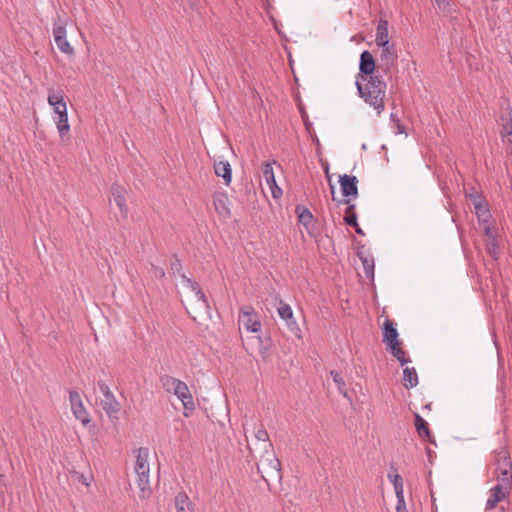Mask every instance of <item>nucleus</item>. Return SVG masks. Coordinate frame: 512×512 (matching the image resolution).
I'll return each instance as SVG.
<instances>
[{
	"label": "nucleus",
	"instance_id": "14",
	"mask_svg": "<svg viewBox=\"0 0 512 512\" xmlns=\"http://www.w3.org/2000/svg\"><path fill=\"white\" fill-rule=\"evenodd\" d=\"M47 101L48 104L52 106L55 115L67 110V104L64 100V92L62 89L49 88Z\"/></svg>",
	"mask_w": 512,
	"mask_h": 512
},
{
	"label": "nucleus",
	"instance_id": "22",
	"mask_svg": "<svg viewBox=\"0 0 512 512\" xmlns=\"http://www.w3.org/2000/svg\"><path fill=\"white\" fill-rule=\"evenodd\" d=\"M378 47L381 48V60L385 61L387 66L392 65L397 58L395 45L389 42Z\"/></svg>",
	"mask_w": 512,
	"mask_h": 512
},
{
	"label": "nucleus",
	"instance_id": "9",
	"mask_svg": "<svg viewBox=\"0 0 512 512\" xmlns=\"http://www.w3.org/2000/svg\"><path fill=\"white\" fill-rule=\"evenodd\" d=\"M100 404L110 420H118V414L121 410V404L116 399L112 391L108 394L103 395Z\"/></svg>",
	"mask_w": 512,
	"mask_h": 512
},
{
	"label": "nucleus",
	"instance_id": "47",
	"mask_svg": "<svg viewBox=\"0 0 512 512\" xmlns=\"http://www.w3.org/2000/svg\"><path fill=\"white\" fill-rule=\"evenodd\" d=\"M78 479L83 485H85V486L90 485L89 479L85 475L81 474Z\"/></svg>",
	"mask_w": 512,
	"mask_h": 512
},
{
	"label": "nucleus",
	"instance_id": "13",
	"mask_svg": "<svg viewBox=\"0 0 512 512\" xmlns=\"http://www.w3.org/2000/svg\"><path fill=\"white\" fill-rule=\"evenodd\" d=\"M375 70V60L373 55L365 50L360 55V63H359V74L358 78H361L363 81L367 79V77L374 76L373 72Z\"/></svg>",
	"mask_w": 512,
	"mask_h": 512
},
{
	"label": "nucleus",
	"instance_id": "49",
	"mask_svg": "<svg viewBox=\"0 0 512 512\" xmlns=\"http://www.w3.org/2000/svg\"><path fill=\"white\" fill-rule=\"evenodd\" d=\"M395 494H396L397 502L405 501V499H404V491L395 492Z\"/></svg>",
	"mask_w": 512,
	"mask_h": 512
},
{
	"label": "nucleus",
	"instance_id": "31",
	"mask_svg": "<svg viewBox=\"0 0 512 512\" xmlns=\"http://www.w3.org/2000/svg\"><path fill=\"white\" fill-rule=\"evenodd\" d=\"M330 375L332 376L334 383L337 385L339 393L342 394L344 397H347L348 393L345 388L346 384L340 373L336 371H331Z\"/></svg>",
	"mask_w": 512,
	"mask_h": 512
},
{
	"label": "nucleus",
	"instance_id": "42",
	"mask_svg": "<svg viewBox=\"0 0 512 512\" xmlns=\"http://www.w3.org/2000/svg\"><path fill=\"white\" fill-rule=\"evenodd\" d=\"M436 6L441 10V11H449V8H450V2L449 0H434Z\"/></svg>",
	"mask_w": 512,
	"mask_h": 512
},
{
	"label": "nucleus",
	"instance_id": "33",
	"mask_svg": "<svg viewBox=\"0 0 512 512\" xmlns=\"http://www.w3.org/2000/svg\"><path fill=\"white\" fill-rule=\"evenodd\" d=\"M180 278H181V283L184 286L188 287L192 292L195 293L196 291H198L200 289L199 284L196 281L187 277L185 274H181Z\"/></svg>",
	"mask_w": 512,
	"mask_h": 512
},
{
	"label": "nucleus",
	"instance_id": "30",
	"mask_svg": "<svg viewBox=\"0 0 512 512\" xmlns=\"http://www.w3.org/2000/svg\"><path fill=\"white\" fill-rule=\"evenodd\" d=\"M256 440L261 443L262 449H269L272 448V443L269 440L268 432L264 429H258V431L255 433Z\"/></svg>",
	"mask_w": 512,
	"mask_h": 512
},
{
	"label": "nucleus",
	"instance_id": "16",
	"mask_svg": "<svg viewBox=\"0 0 512 512\" xmlns=\"http://www.w3.org/2000/svg\"><path fill=\"white\" fill-rule=\"evenodd\" d=\"M111 194L114 202L119 208L121 215L126 217L128 214V206L125 198L126 189L119 184H113L111 187Z\"/></svg>",
	"mask_w": 512,
	"mask_h": 512
},
{
	"label": "nucleus",
	"instance_id": "32",
	"mask_svg": "<svg viewBox=\"0 0 512 512\" xmlns=\"http://www.w3.org/2000/svg\"><path fill=\"white\" fill-rule=\"evenodd\" d=\"M285 322H286V326L288 327L289 331L295 337H297L298 339H301L302 338L301 329H300L298 323L296 322L294 316L292 317V319L285 320Z\"/></svg>",
	"mask_w": 512,
	"mask_h": 512
},
{
	"label": "nucleus",
	"instance_id": "41",
	"mask_svg": "<svg viewBox=\"0 0 512 512\" xmlns=\"http://www.w3.org/2000/svg\"><path fill=\"white\" fill-rule=\"evenodd\" d=\"M388 479L390 480V482L395 485V483H398V482H401L403 481L401 476L397 473V471L395 469H393L392 471H390L387 475Z\"/></svg>",
	"mask_w": 512,
	"mask_h": 512
},
{
	"label": "nucleus",
	"instance_id": "8",
	"mask_svg": "<svg viewBox=\"0 0 512 512\" xmlns=\"http://www.w3.org/2000/svg\"><path fill=\"white\" fill-rule=\"evenodd\" d=\"M274 164H276L275 160L265 162L263 165L262 173L268 187L271 190L272 197L274 199H278L282 196V189L278 186L275 179L273 170Z\"/></svg>",
	"mask_w": 512,
	"mask_h": 512
},
{
	"label": "nucleus",
	"instance_id": "40",
	"mask_svg": "<svg viewBox=\"0 0 512 512\" xmlns=\"http://www.w3.org/2000/svg\"><path fill=\"white\" fill-rule=\"evenodd\" d=\"M392 129L397 135L406 133L405 126L400 122V120H395V123L392 125Z\"/></svg>",
	"mask_w": 512,
	"mask_h": 512
},
{
	"label": "nucleus",
	"instance_id": "19",
	"mask_svg": "<svg viewBox=\"0 0 512 512\" xmlns=\"http://www.w3.org/2000/svg\"><path fill=\"white\" fill-rule=\"evenodd\" d=\"M389 23L386 19L380 18L376 28L375 43L377 46L389 43Z\"/></svg>",
	"mask_w": 512,
	"mask_h": 512
},
{
	"label": "nucleus",
	"instance_id": "23",
	"mask_svg": "<svg viewBox=\"0 0 512 512\" xmlns=\"http://www.w3.org/2000/svg\"><path fill=\"white\" fill-rule=\"evenodd\" d=\"M175 507L177 512H193V506L185 493H178L175 496Z\"/></svg>",
	"mask_w": 512,
	"mask_h": 512
},
{
	"label": "nucleus",
	"instance_id": "24",
	"mask_svg": "<svg viewBox=\"0 0 512 512\" xmlns=\"http://www.w3.org/2000/svg\"><path fill=\"white\" fill-rule=\"evenodd\" d=\"M355 205L350 204L346 209V215L344 217V221L347 225L354 227L355 232L359 235H364L363 230L359 227L357 223V215L354 212Z\"/></svg>",
	"mask_w": 512,
	"mask_h": 512
},
{
	"label": "nucleus",
	"instance_id": "21",
	"mask_svg": "<svg viewBox=\"0 0 512 512\" xmlns=\"http://www.w3.org/2000/svg\"><path fill=\"white\" fill-rule=\"evenodd\" d=\"M383 342L387 345V347L394 343H399L398 331L394 327L393 323L389 320H386L384 323Z\"/></svg>",
	"mask_w": 512,
	"mask_h": 512
},
{
	"label": "nucleus",
	"instance_id": "6",
	"mask_svg": "<svg viewBox=\"0 0 512 512\" xmlns=\"http://www.w3.org/2000/svg\"><path fill=\"white\" fill-rule=\"evenodd\" d=\"M239 323L249 332H259L261 330V323L258 316L251 306H244L240 309Z\"/></svg>",
	"mask_w": 512,
	"mask_h": 512
},
{
	"label": "nucleus",
	"instance_id": "27",
	"mask_svg": "<svg viewBox=\"0 0 512 512\" xmlns=\"http://www.w3.org/2000/svg\"><path fill=\"white\" fill-rule=\"evenodd\" d=\"M415 427L418 435L421 438L430 437V430L428 428V423L418 414L415 413Z\"/></svg>",
	"mask_w": 512,
	"mask_h": 512
},
{
	"label": "nucleus",
	"instance_id": "28",
	"mask_svg": "<svg viewBox=\"0 0 512 512\" xmlns=\"http://www.w3.org/2000/svg\"><path fill=\"white\" fill-rule=\"evenodd\" d=\"M390 353L400 362L401 365H405L410 362L409 358H406V353L400 348L399 343H394L387 347Z\"/></svg>",
	"mask_w": 512,
	"mask_h": 512
},
{
	"label": "nucleus",
	"instance_id": "17",
	"mask_svg": "<svg viewBox=\"0 0 512 512\" xmlns=\"http://www.w3.org/2000/svg\"><path fill=\"white\" fill-rule=\"evenodd\" d=\"M510 493L509 489H504L500 485H495L489 490V497L487 499L485 509H493L497 503L504 500Z\"/></svg>",
	"mask_w": 512,
	"mask_h": 512
},
{
	"label": "nucleus",
	"instance_id": "48",
	"mask_svg": "<svg viewBox=\"0 0 512 512\" xmlns=\"http://www.w3.org/2000/svg\"><path fill=\"white\" fill-rule=\"evenodd\" d=\"M393 486H394L395 492L404 491L403 481L395 483V485H393Z\"/></svg>",
	"mask_w": 512,
	"mask_h": 512
},
{
	"label": "nucleus",
	"instance_id": "43",
	"mask_svg": "<svg viewBox=\"0 0 512 512\" xmlns=\"http://www.w3.org/2000/svg\"><path fill=\"white\" fill-rule=\"evenodd\" d=\"M97 387L99 391L102 393V395L108 394L111 392V389L107 385V383L104 380H98L97 381Z\"/></svg>",
	"mask_w": 512,
	"mask_h": 512
},
{
	"label": "nucleus",
	"instance_id": "5",
	"mask_svg": "<svg viewBox=\"0 0 512 512\" xmlns=\"http://www.w3.org/2000/svg\"><path fill=\"white\" fill-rule=\"evenodd\" d=\"M53 36L54 41L58 49L67 55H72L74 53L73 47L70 45L67 40V32L65 28V23L61 21L58 16V21H54L53 25Z\"/></svg>",
	"mask_w": 512,
	"mask_h": 512
},
{
	"label": "nucleus",
	"instance_id": "34",
	"mask_svg": "<svg viewBox=\"0 0 512 512\" xmlns=\"http://www.w3.org/2000/svg\"><path fill=\"white\" fill-rule=\"evenodd\" d=\"M363 262V268L366 276L368 278L373 279L374 278V262L373 260H369L367 258L362 259Z\"/></svg>",
	"mask_w": 512,
	"mask_h": 512
},
{
	"label": "nucleus",
	"instance_id": "50",
	"mask_svg": "<svg viewBox=\"0 0 512 512\" xmlns=\"http://www.w3.org/2000/svg\"><path fill=\"white\" fill-rule=\"evenodd\" d=\"M390 120H391V123L393 125L395 123V120H399V119L396 117V114L391 113Z\"/></svg>",
	"mask_w": 512,
	"mask_h": 512
},
{
	"label": "nucleus",
	"instance_id": "29",
	"mask_svg": "<svg viewBox=\"0 0 512 512\" xmlns=\"http://www.w3.org/2000/svg\"><path fill=\"white\" fill-rule=\"evenodd\" d=\"M277 310L279 317L284 321L287 319H292L294 316L291 306L282 300H279V306Z\"/></svg>",
	"mask_w": 512,
	"mask_h": 512
},
{
	"label": "nucleus",
	"instance_id": "4",
	"mask_svg": "<svg viewBox=\"0 0 512 512\" xmlns=\"http://www.w3.org/2000/svg\"><path fill=\"white\" fill-rule=\"evenodd\" d=\"M257 470L267 483L270 480L280 481L282 479L281 464L273 451V447L264 449V453L257 462Z\"/></svg>",
	"mask_w": 512,
	"mask_h": 512
},
{
	"label": "nucleus",
	"instance_id": "18",
	"mask_svg": "<svg viewBox=\"0 0 512 512\" xmlns=\"http://www.w3.org/2000/svg\"><path fill=\"white\" fill-rule=\"evenodd\" d=\"M214 171L218 177H222L225 185H229L232 180V168L228 161H219L214 164Z\"/></svg>",
	"mask_w": 512,
	"mask_h": 512
},
{
	"label": "nucleus",
	"instance_id": "25",
	"mask_svg": "<svg viewBox=\"0 0 512 512\" xmlns=\"http://www.w3.org/2000/svg\"><path fill=\"white\" fill-rule=\"evenodd\" d=\"M296 214L298 215V221L306 228L309 229V226L312 224L314 217L309 209L303 206H296Z\"/></svg>",
	"mask_w": 512,
	"mask_h": 512
},
{
	"label": "nucleus",
	"instance_id": "45",
	"mask_svg": "<svg viewBox=\"0 0 512 512\" xmlns=\"http://www.w3.org/2000/svg\"><path fill=\"white\" fill-rule=\"evenodd\" d=\"M152 272L156 278H163L165 276V271L161 267L152 265Z\"/></svg>",
	"mask_w": 512,
	"mask_h": 512
},
{
	"label": "nucleus",
	"instance_id": "3",
	"mask_svg": "<svg viewBox=\"0 0 512 512\" xmlns=\"http://www.w3.org/2000/svg\"><path fill=\"white\" fill-rule=\"evenodd\" d=\"M161 383L167 392L173 393L182 402L184 407L183 414L185 417H188V411L194 410L195 404L187 384L168 375L161 377Z\"/></svg>",
	"mask_w": 512,
	"mask_h": 512
},
{
	"label": "nucleus",
	"instance_id": "15",
	"mask_svg": "<svg viewBox=\"0 0 512 512\" xmlns=\"http://www.w3.org/2000/svg\"><path fill=\"white\" fill-rule=\"evenodd\" d=\"M339 183L341 187V192L345 197H354L356 198L358 195V179L353 175H341L339 177Z\"/></svg>",
	"mask_w": 512,
	"mask_h": 512
},
{
	"label": "nucleus",
	"instance_id": "35",
	"mask_svg": "<svg viewBox=\"0 0 512 512\" xmlns=\"http://www.w3.org/2000/svg\"><path fill=\"white\" fill-rule=\"evenodd\" d=\"M500 122L501 125L512 122V108L509 104H507L506 108H503L502 114L500 116Z\"/></svg>",
	"mask_w": 512,
	"mask_h": 512
},
{
	"label": "nucleus",
	"instance_id": "11",
	"mask_svg": "<svg viewBox=\"0 0 512 512\" xmlns=\"http://www.w3.org/2000/svg\"><path fill=\"white\" fill-rule=\"evenodd\" d=\"M469 197L473 203L478 221L481 224L488 223L491 218V213L487 202L478 194H470Z\"/></svg>",
	"mask_w": 512,
	"mask_h": 512
},
{
	"label": "nucleus",
	"instance_id": "38",
	"mask_svg": "<svg viewBox=\"0 0 512 512\" xmlns=\"http://www.w3.org/2000/svg\"><path fill=\"white\" fill-rule=\"evenodd\" d=\"M170 267H171V270L174 274H178L179 276L181 274H183L181 272L182 270V264H181V261L176 257V256H173V258L171 259V262H170Z\"/></svg>",
	"mask_w": 512,
	"mask_h": 512
},
{
	"label": "nucleus",
	"instance_id": "2",
	"mask_svg": "<svg viewBox=\"0 0 512 512\" xmlns=\"http://www.w3.org/2000/svg\"><path fill=\"white\" fill-rule=\"evenodd\" d=\"M136 461L134 472L136 474V483L140 490L139 497L145 498L151 493L150 487V466H149V449L140 447L135 451Z\"/></svg>",
	"mask_w": 512,
	"mask_h": 512
},
{
	"label": "nucleus",
	"instance_id": "7",
	"mask_svg": "<svg viewBox=\"0 0 512 512\" xmlns=\"http://www.w3.org/2000/svg\"><path fill=\"white\" fill-rule=\"evenodd\" d=\"M69 402L75 418L79 420L83 425L88 424L90 422L89 413L84 407L79 393L76 391H69Z\"/></svg>",
	"mask_w": 512,
	"mask_h": 512
},
{
	"label": "nucleus",
	"instance_id": "20",
	"mask_svg": "<svg viewBox=\"0 0 512 512\" xmlns=\"http://www.w3.org/2000/svg\"><path fill=\"white\" fill-rule=\"evenodd\" d=\"M54 122L58 129L60 138L63 140L66 136H68L69 131H70L67 110H65L62 113L57 114L56 117H54Z\"/></svg>",
	"mask_w": 512,
	"mask_h": 512
},
{
	"label": "nucleus",
	"instance_id": "12",
	"mask_svg": "<svg viewBox=\"0 0 512 512\" xmlns=\"http://www.w3.org/2000/svg\"><path fill=\"white\" fill-rule=\"evenodd\" d=\"M213 205L216 213L222 219H228L231 216L230 200L225 192H215L213 195Z\"/></svg>",
	"mask_w": 512,
	"mask_h": 512
},
{
	"label": "nucleus",
	"instance_id": "39",
	"mask_svg": "<svg viewBox=\"0 0 512 512\" xmlns=\"http://www.w3.org/2000/svg\"><path fill=\"white\" fill-rule=\"evenodd\" d=\"M500 134L503 139H505L506 137L512 136V122L505 123L504 125H502Z\"/></svg>",
	"mask_w": 512,
	"mask_h": 512
},
{
	"label": "nucleus",
	"instance_id": "37",
	"mask_svg": "<svg viewBox=\"0 0 512 512\" xmlns=\"http://www.w3.org/2000/svg\"><path fill=\"white\" fill-rule=\"evenodd\" d=\"M504 452L506 453L505 456H506L507 461H511L509 451L506 448H501L499 451H497L496 459H495V463L498 468H500V465L504 462V457H503Z\"/></svg>",
	"mask_w": 512,
	"mask_h": 512
},
{
	"label": "nucleus",
	"instance_id": "46",
	"mask_svg": "<svg viewBox=\"0 0 512 512\" xmlns=\"http://www.w3.org/2000/svg\"><path fill=\"white\" fill-rule=\"evenodd\" d=\"M396 512H408L405 501L397 502Z\"/></svg>",
	"mask_w": 512,
	"mask_h": 512
},
{
	"label": "nucleus",
	"instance_id": "1",
	"mask_svg": "<svg viewBox=\"0 0 512 512\" xmlns=\"http://www.w3.org/2000/svg\"><path fill=\"white\" fill-rule=\"evenodd\" d=\"M356 87L360 97L372 106L377 111V114H381L385 108L384 98L386 95V83L382 77L379 75L368 77L365 87L357 79Z\"/></svg>",
	"mask_w": 512,
	"mask_h": 512
},
{
	"label": "nucleus",
	"instance_id": "44",
	"mask_svg": "<svg viewBox=\"0 0 512 512\" xmlns=\"http://www.w3.org/2000/svg\"><path fill=\"white\" fill-rule=\"evenodd\" d=\"M484 225V233L485 235L490 238V239H495V232L494 230L492 229V227L489 225V222L486 223V224H483Z\"/></svg>",
	"mask_w": 512,
	"mask_h": 512
},
{
	"label": "nucleus",
	"instance_id": "10",
	"mask_svg": "<svg viewBox=\"0 0 512 512\" xmlns=\"http://www.w3.org/2000/svg\"><path fill=\"white\" fill-rule=\"evenodd\" d=\"M503 455H506L504 452ZM504 457V462L500 465V468H496L497 476L496 479L498 481L497 485L502 486L504 489H512V463L511 461H507L506 456Z\"/></svg>",
	"mask_w": 512,
	"mask_h": 512
},
{
	"label": "nucleus",
	"instance_id": "26",
	"mask_svg": "<svg viewBox=\"0 0 512 512\" xmlns=\"http://www.w3.org/2000/svg\"><path fill=\"white\" fill-rule=\"evenodd\" d=\"M418 384V376L415 368L406 367L403 370V385L407 389H411Z\"/></svg>",
	"mask_w": 512,
	"mask_h": 512
},
{
	"label": "nucleus",
	"instance_id": "36",
	"mask_svg": "<svg viewBox=\"0 0 512 512\" xmlns=\"http://www.w3.org/2000/svg\"><path fill=\"white\" fill-rule=\"evenodd\" d=\"M195 296L198 298V301L201 303V307L205 310V311H209L210 309V305H209V302H208V299L207 297L205 296L204 292L201 290V288L195 292Z\"/></svg>",
	"mask_w": 512,
	"mask_h": 512
}]
</instances>
